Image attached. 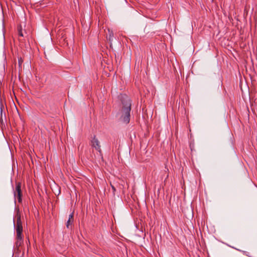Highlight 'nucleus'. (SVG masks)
Instances as JSON below:
<instances>
[{"label":"nucleus","mask_w":257,"mask_h":257,"mask_svg":"<svg viewBox=\"0 0 257 257\" xmlns=\"http://www.w3.org/2000/svg\"><path fill=\"white\" fill-rule=\"evenodd\" d=\"M121 110L123 112H130L131 110V101L126 95L121 97Z\"/></svg>","instance_id":"f257e3e1"},{"label":"nucleus","mask_w":257,"mask_h":257,"mask_svg":"<svg viewBox=\"0 0 257 257\" xmlns=\"http://www.w3.org/2000/svg\"><path fill=\"white\" fill-rule=\"evenodd\" d=\"M14 194L15 199H17L19 202H21L22 200V191L21 183H16L15 189L14 190Z\"/></svg>","instance_id":"f03ea898"},{"label":"nucleus","mask_w":257,"mask_h":257,"mask_svg":"<svg viewBox=\"0 0 257 257\" xmlns=\"http://www.w3.org/2000/svg\"><path fill=\"white\" fill-rule=\"evenodd\" d=\"M91 145L96 150L98 151L99 153H101V150L100 143L98 139L96 138L95 136L93 137V138L91 140Z\"/></svg>","instance_id":"7ed1b4c3"},{"label":"nucleus","mask_w":257,"mask_h":257,"mask_svg":"<svg viewBox=\"0 0 257 257\" xmlns=\"http://www.w3.org/2000/svg\"><path fill=\"white\" fill-rule=\"evenodd\" d=\"M119 119L120 121L123 123H128L130 120V113H121Z\"/></svg>","instance_id":"20e7f679"},{"label":"nucleus","mask_w":257,"mask_h":257,"mask_svg":"<svg viewBox=\"0 0 257 257\" xmlns=\"http://www.w3.org/2000/svg\"><path fill=\"white\" fill-rule=\"evenodd\" d=\"M16 232H22L23 231V226L21 220L20 216L18 217L17 220V223L16 225Z\"/></svg>","instance_id":"39448f33"},{"label":"nucleus","mask_w":257,"mask_h":257,"mask_svg":"<svg viewBox=\"0 0 257 257\" xmlns=\"http://www.w3.org/2000/svg\"><path fill=\"white\" fill-rule=\"evenodd\" d=\"M16 233L17 241L16 243L17 246H20L23 241V236L22 234V232H19Z\"/></svg>","instance_id":"423d86ee"},{"label":"nucleus","mask_w":257,"mask_h":257,"mask_svg":"<svg viewBox=\"0 0 257 257\" xmlns=\"http://www.w3.org/2000/svg\"><path fill=\"white\" fill-rule=\"evenodd\" d=\"M5 103L2 99V98H0V112H3V111H5Z\"/></svg>","instance_id":"0eeeda50"},{"label":"nucleus","mask_w":257,"mask_h":257,"mask_svg":"<svg viewBox=\"0 0 257 257\" xmlns=\"http://www.w3.org/2000/svg\"><path fill=\"white\" fill-rule=\"evenodd\" d=\"M113 33L112 31L108 30V39L110 42H111L113 40Z\"/></svg>","instance_id":"6e6552de"},{"label":"nucleus","mask_w":257,"mask_h":257,"mask_svg":"<svg viewBox=\"0 0 257 257\" xmlns=\"http://www.w3.org/2000/svg\"><path fill=\"white\" fill-rule=\"evenodd\" d=\"M73 222V220H70V218H68V220L67 221L66 226L68 228H69V225L72 224Z\"/></svg>","instance_id":"1a4fd4ad"},{"label":"nucleus","mask_w":257,"mask_h":257,"mask_svg":"<svg viewBox=\"0 0 257 257\" xmlns=\"http://www.w3.org/2000/svg\"><path fill=\"white\" fill-rule=\"evenodd\" d=\"M19 35L21 37H23V34L22 33V27H20L18 29Z\"/></svg>","instance_id":"9d476101"},{"label":"nucleus","mask_w":257,"mask_h":257,"mask_svg":"<svg viewBox=\"0 0 257 257\" xmlns=\"http://www.w3.org/2000/svg\"><path fill=\"white\" fill-rule=\"evenodd\" d=\"M73 213H71L70 214H69V218H70V220H73L72 218H73Z\"/></svg>","instance_id":"9b49d317"},{"label":"nucleus","mask_w":257,"mask_h":257,"mask_svg":"<svg viewBox=\"0 0 257 257\" xmlns=\"http://www.w3.org/2000/svg\"><path fill=\"white\" fill-rule=\"evenodd\" d=\"M4 114H5V117L6 118L7 116H6V113H4Z\"/></svg>","instance_id":"f8f14e48"},{"label":"nucleus","mask_w":257,"mask_h":257,"mask_svg":"<svg viewBox=\"0 0 257 257\" xmlns=\"http://www.w3.org/2000/svg\"><path fill=\"white\" fill-rule=\"evenodd\" d=\"M247 117H249V114L247 113Z\"/></svg>","instance_id":"ddd939ff"}]
</instances>
